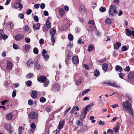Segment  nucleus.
Returning a JSON list of instances; mask_svg holds the SVG:
<instances>
[{"mask_svg": "<svg viewBox=\"0 0 134 134\" xmlns=\"http://www.w3.org/2000/svg\"><path fill=\"white\" fill-rule=\"evenodd\" d=\"M35 67L36 70H38L40 69L41 67L40 65L37 62H35Z\"/></svg>", "mask_w": 134, "mask_h": 134, "instance_id": "nucleus-18", "label": "nucleus"}, {"mask_svg": "<svg viewBox=\"0 0 134 134\" xmlns=\"http://www.w3.org/2000/svg\"><path fill=\"white\" fill-rule=\"evenodd\" d=\"M47 79L46 77L44 76H40L37 78V80L38 81H41L43 83L45 82Z\"/></svg>", "mask_w": 134, "mask_h": 134, "instance_id": "nucleus-8", "label": "nucleus"}, {"mask_svg": "<svg viewBox=\"0 0 134 134\" xmlns=\"http://www.w3.org/2000/svg\"><path fill=\"white\" fill-rule=\"evenodd\" d=\"M121 46V43L119 42H116L115 44L114 45V47L115 49H118Z\"/></svg>", "mask_w": 134, "mask_h": 134, "instance_id": "nucleus-12", "label": "nucleus"}, {"mask_svg": "<svg viewBox=\"0 0 134 134\" xmlns=\"http://www.w3.org/2000/svg\"><path fill=\"white\" fill-rule=\"evenodd\" d=\"M83 123L82 122L80 121L79 120H78L76 121V125L77 126H82L83 125Z\"/></svg>", "mask_w": 134, "mask_h": 134, "instance_id": "nucleus-36", "label": "nucleus"}, {"mask_svg": "<svg viewBox=\"0 0 134 134\" xmlns=\"http://www.w3.org/2000/svg\"><path fill=\"white\" fill-rule=\"evenodd\" d=\"M90 90L89 89H88L87 90H85L82 93V96L84 95L86 93H88L90 91Z\"/></svg>", "mask_w": 134, "mask_h": 134, "instance_id": "nucleus-38", "label": "nucleus"}, {"mask_svg": "<svg viewBox=\"0 0 134 134\" xmlns=\"http://www.w3.org/2000/svg\"><path fill=\"white\" fill-rule=\"evenodd\" d=\"M12 67V64L11 62L9 61L7 62V69H10Z\"/></svg>", "mask_w": 134, "mask_h": 134, "instance_id": "nucleus-24", "label": "nucleus"}, {"mask_svg": "<svg viewBox=\"0 0 134 134\" xmlns=\"http://www.w3.org/2000/svg\"><path fill=\"white\" fill-rule=\"evenodd\" d=\"M126 96L127 98H128L129 100L130 101H132V99L131 97L129 95H126Z\"/></svg>", "mask_w": 134, "mask_h": 134, "instance_id": "nucleus-59", "label": "nucleus"}, {"mask_svg": "<svg viewBox=\"0 0 134 134\" xmlns=\"http://www.w3.org/2000/svg\"><path fill=\"white\" fill-rule=\"evenodd\" d=\"M34 76V74H33L30 73L28 74L27 75H26V77L27 78H31L33 76Z\"/></svg>", "mask_w": 134, "mask_h": 134, "instance_id": "nucleus-32", "label": "nucleus"}, {"mask_svg": "<svg viewBox=\"0 0 134 134\" xmlns=\"http://www.w3.org/2000/svg\"><path fill=\"white\" fill-rule=\"evenodd\" d=\"M126 34L128 36H130L131 35V32L129 29H126Z\"/></svg>", "mask_w": 134, "mask_h": 134, "instance_id": "nucleus-30", "label": "nucleus"}, {"mask_svg": "<svg viewBox=\"0 0 134 134\" xmlns=\"http://www.w3.org/2000/svg\"><path fill=\"white\" fill-rule=\"evenodd\" d=\"M24 129V128L22 126H20L19 128V134H21V133L22 132V130Z\"/></svg>", "mask_w": 134, "mask_h": 134, "instance_id": "nucleus-41", "label": "nucleus"}, {"mask_svg": "<svg viewBox=\"0 0 134 134\" xmlns=\"http://www.w3.org/2000/svg\"><path fill=\"white\" fill-rule=\"evenodd\" d=\"M40 100L41 102L44 103L46 101V99L44 97H42L40 98Z\"/></svg>", "mask_w": 134, "mask_h": 134, "instance_id": "nucleus-40", "label": "nucleus"}, {"mask_svg": "<svg viewBox=\"0 0 134 134\" xmlns=\"http://www.w3.org/2000/svg\"><path fill=\"white\" fill-rule=\"evenodd\" d=\"M2 38H3L4 40L7 39L8 37L7 36L3 34L2 35Z\"/></svg>", "mask_w": 134, "mask_h": 134, "instance_id": "nucleus-64", "label": "nucleus"}, {"mask_svg": "<svg viewBox=\"0 0 134 134\" xmlns=\"http://www.w3.org/2000/svg\"><path fill=\"white\" fill-rule=\"evenodd\" d=\"M36 127V125L34 123H32L30 125V127H31V128L32 129H34Z\"/></svg>", "mask_w": 134, "mask_h": 134, "instance_id": "nucleus-44", "label": "nucleus"}, {"mask_svg": "<svg viewBox=\"0 0 134 134\" xmlns=\"http://www.w3.org/2000/svg\"><path fill=\"white\" fill-rule=\"evenodd\" d=\"M83 111L81 112L80 116V119L82 121L84 118L86 117L87 114V111L84 108L83 109Z\"/></svg>", "mask_w": 134, "mask_h": 134, "instance_id": "nucleus-5", "label": "nucleus"}, {"mask_svg": "<svg viewBox=\"0 0 134 134\" xmlns=\"http://www.w3.org/2000/svg\"><path fill=\"white\" fill-rule=\"evenodd\" d=\"M28 103L30 105H32L34 104L32 100L29 99L28 100Z\"/></svg>", "mask_w": 134, "mask_h": 134, "instance_id": "nucleus-46", "label": "nucleus"}, {"mask_svg": "<svg viewBox=\"0 0 134 134\" xmlns=\"http://www.w3.org/2000/svg\"><path fill=\"white\" fill-rule=\"evenodd\" d=\"M29 116L31 119H36L37 117V114L34 112H30V113Z\"/></svg>", "mask_w": 134, "mask_h": 134, "instance_id": "nucleus-9", "label": "nucleus"}, {"mask_svg": "<svg viewBox=\"0 0 134 134\" xmlns=\"http://www.w3.org/2000/svg\"><path fill=\"white\" fill-rule=\"evenodd\" d=\"M31 96L33 98L36 99L37 97V92L36 91H33L31 94Z\"/></svg>", "mask_w": 134, "mask_h": 134, "instance_id": "nucleus-13", "label": "nucleus"}, {"mask_svg": "<svg viewBox=\"0 0 134 134\" xmlns=\"http://www.w3.org/2000/svg\"><path fill=\"white\" fill-rule=\"evenodd\" d=\"M50 33L52 36H54L55 35L56 31L53 28H52L50 30Z\"/></svg>", "mask_w": 134, "mask_h": 134, "instance_id": "nucleus-19", "label": "nucleus"}, {"mask_svg": "<svg viewBox=\"0 0 134 134\" xmlns=\"http://www.w3.org/2000/svg\"><path fill=\"white\" fill-rule=\"evenodd\" d=\"M40 27V24L38 23L36 24H34L33 25V27L34 30H37L39 29Z\"/></svg>", "mask_w": 134, "mask_h": 134, "instance_id": "nucleus-17", "label": "nucleus"}, {"mask_svg": "<svg viewBox=\"0 0 134 134\" xmlns=\"http://www.w3.org/2000/svg\"><path fill=\"white\" fill-rule=\"evenodd\" d=\"M122 106L123 109H124L125 111H127L131 116L133 117V110L132 106L130 103L128 101L124 102Z\"/></svg>", "mask_w": 134, "mask_h": 134, "instance_id": "nucleus-1", "label": "nucleus"}, {"mask_svg": "<svg viewBox=\"0 0 134 134\" xmlns=\"http://www.w3.org/2000/svg\"><path fill=\"white\" fill-rule=\"evenodd\" d=\"M111 86L115 87H118L121 88L120 86V85H118L116 83L114 82H111Z\"/></svg>", "mask_w": 134, "mask_h": 134, "instance_id": "nucleus-20", "label": "nucleus"}, {"mask_svg": "<svg viewBox=\"0 0 134 134\" xmlns=\"http://www.w3.org/2000/svg\"><path fill=\"white\" fill-rule=\"evenodd\" d=\"M73 62L74 64H77L78 63L79 60L78 58L76 56H74L72 58Z\"/></svg>", "mask_w": 134, "mask_h": 134, "instance_id": "nucleus-14", "label": "nucleus"}, {"mask_svg": "<svg viewBox=\"0 0 134 134\" xmlns=\"http://www.w3.org/2000/svg\"><path fill=\"white\" fill-rule=\"evenodd\" d=\"M16 90H14L12 93V96L13 97H14L16 96Z\"/></svg>", "mask_w": 134, "mask_h": 134, "instance_id": "nucleus-47", "label": "nucleus"}, {"mask_svg": "<svg viewBox=\"0 0 134 134\" xmlns=\"http://www.w3.org/2000/svg\"><path fill=\"white\" fill-rule=\"evenodd\" d=\"M42 52L43 56H45V55L47 53V51L45 49L43 50Z\"/></svg>", "mask_w": 134, "mask_h": 134, "instance_id": "nucleus-53", "label": "nucleus"}, {"mask_svg": "<svg viewBox=\"0 0 134 134\" xmlns=\"http://www.w3.org/2000/svg\"><path fill=\"white\" fill-rule=\"evenodd\" d=\"M44 57V59L46 60L49 58V57L48 55H45V56H43Z\"/></svg>", "mask_w": 134, "mask_h": 134, "instance_id": "nucleus-61", "label": "nucleus"}, {"mask_svg": "<svg viewBox=\"0 0 134 134\" xmlns=\"http://www.w3.org/2000/svg\"><path fill=\"white\" fill-rule=\"evenodd\" d=\"M80 80H79L76 82V85H79L81 83V80L82 79V78H80Z\"/></svg>", "mask_w": 134, "mask_h": 134, "instance_id": "nucleus-51", "label": "nucleus"}, {"mask_svg": "<svg viewBox=\"0 0 134 134\" xmlns=\"http://www.w3.org/2000/svg\"><path fill=\"white\" fill-rule=\"evenodd\" d=\"M40 7L41 9H43L45 7V4L44 3H42L40 5Z\"/></svg>", "mask_w": 134, "mask_h": 134, "instance_id": "nucleus-60", "label": "nucleus"}, {"mask_svg": "<svg viewBox=\"0 0 134 134\" xmlns=\"http://www.w3.org/2000/svg\"><path fill=\"white\" fill-rule=\"evenodd\" d=\"M79 10L80 12L82 13H84L85 11V6L83 5H81L79 7Z\"/></svg>", "mask_w": 134, "mask_h": 134, "instance_id": "nucleus-16", "label": "nucleus"}, {"mask_svg": "<svg viewBox=\"0 0 134 134\" xmlns=\"http://www.w3.org/2000/svg\"><path fill=\"white\" fill-rule=\"evenodd\" d=\"M68 39L70 41H72L73 40V36L71 34H69L68 36Z\"/></svg>", "mask_w": 134, "mask_h": 134, "instance_id": "nucleus-35", "label": "nucleus"}, {"mask_svg": "<svg viewBox=\"0 0 134 134\" xmlns=\"http://www.w3.org/2000/svg\"><path fill=\"white\" fill-rule=\"evenodd\" d=\"M111 19L109 18H107L105 21V23L106 24L110 25L111 24Z\"/></svg>", "mask_w": 134, "mask_h": 134, "instance_id": "nucleus-22", "label": "nucleus"}, {"mask_svg": "<svg viewBox=\"0 0 134 134\" xmlns=\"http://www.w3.org/2000/svg\"><path fill=\"white\" fill-rule=\"evenodd\" d=\"M34 53L37 54L38 53V50L37 48H35L34 49Z\"/></svg>", "mask_w": 134, "mask_h": 134, "instance_id": "nucleus-45", "label": "nucleus"}, {"mask_svg": "<svg viewBox=\"0 0 134 134\" xmlns=\"http://www.w3.org/2000/svg\"><path fill=\"white\" fill-rule=\"evenodd\" d=\"M33 63V61L31 59H29L26 63L27 66L29 67L32 66Z\"/></svg>", "mask_w": 134, "mask_h": 134, "instance_id": "nucleus-15", "label": "nucleus"}, {"mask_svg": "<svg viewBox=\"0 0 134 134\" xmlns=\"http://www.w3.org/2000/svg\"><path fill=\"white\" fill-rule=\"evenodd\" d=\"M59 12L60 15L61 16H63L64 14V10L62 8H60L59 9Z\"/></svg>", "mask_w": 134, "mask_h": 134, "instance_id": "nucleus-27", "label": "nucleus"}, {"mask_svg": "<svg viewBox=\"0 0 134 134\" xmlns=\"http://www.w3.org/2000/svg\"><path fill=\"white\" fill-rule=\"evenodd\" d=\"M128 76V78L130 81H134V73L133 72L129 73Z\"/></svg>", "mask_w": 134, "mask_h": 134, "instance_id": "nucleus-6", "label": "nucleus"}, {"mask_svg": "<svg viewBox=\"0 0 134 134\" xmlns=\"http://www.w3.org/2000/svg\"><path fill=\"white\" fill-rule=\"evenodd\" d=\"M93 105V103H90L88 105L85 107L84 108L85 109L86 111L88 110V108H90V107H92Z\"/></svg>", "mask_w": 134, "mask_h": 134, "instance_id": "nucleus-25", "label": "nucleus"}, {"mask_svg": "<svg viewBox=\"0 0 134 134\" xmlns=\"http://www.w3.org/2000/svg\"><path fill=\"white\" fill-rule=\"evenodd\" d=\"M109 15L110 16H113L115 15L117 13L115 7L111 5L109 11Z\"/></svg>", "mask_w": 134, "mask_h": 134, "instance_id": "nucleus-2", "label": "nucleus"}, {"mask_svg": "<svg viewBox=\"0 0 134 134\" xmlns=\"http://www.w3.org/2000/svg\"><path fill=\"white\" fill-rule=\"evenodd\" d=\"M20 1L19 0H17L16 2L14 3V6L15 8H19L21 9L23 8L22 5L20 4Z\"/></svg>", "mask_w": 134, "mask_h": 134, "instance_id": "nucleus-4", "label": "nucleus"}, {"mask_svg": "<svg viewBox=\"0 0 134 134\" xmlns=\"http://www.w3.org/2000/svg\"><path fill=\"white\" fill-rule=\"evenodd\" d=\"M49 84V81H46L43 84V86L45 87H47Z\"/></svg>", "mask_w": 134, "mask_h": 134, "instance_id": "nucleus-55", "label": "nucleus"}, {"mask_svg": "<svg viewBox=\"0 0 134 134\" xmlns=\"http://www.w3.org/2000/svg\"><path fill=\"white\" fill-rule=\"evenodd\" d=\"M71 109L70 107H69L67 109H66L64 112V115H66L67 113Z\"/></svg>", "mask_w": 134, "mask_h": 134, "instance_id": "nucleus-52", "label": "nucleus"}, {"mask_svg": "<svg viewBox=\"0 0 134 134\" xmlns=\"http://www.w3.org/2000/svg\"><path fill=\"white\" fill-rule=\"evenodd\" d=\"M59 85L58 83H56L53 87L52 90L54 92L58 91L59 90Z\"/></svg>", "mask_w": 134, "mask_h": 134, "instance_id": "nucleus-7", "label": "nucleus"}, {"mask_svg": "<svg viewBox=\"0 0 134 134\" xmlns=\"http://www.w3.org/2000/svg\"><path fill=\"white\" fill-rule=\"evenodd\" d=\"M128 49L127 48L126 46L124 45L122 47L121 49L122 51H125L128 50Z\"/></svg>", "mask_w": 134, "mask_h": 134, "instance_id": "nucleus-39", "label": "nucleus"}, {"mask_svg": "<svg viewBox=\"0 0 134 134\" xmlns=\"http://www.w3.org/2000/svg\"><path fill=\"white\" fill-rule=\"evenodd\" d=\"M105 10H106L105 8L104 7H100L99 8V10L100 11H101L102 12H105Z\"/></svg>", "mask_w": 134, "mask_h": 134, "instance_id": "nucleus-42", "label": "nucleus"}, {"mask_svg": "<svg viewBox=\"0 0 134 134\" xmlns=\"http://www.w3.org/2000/svg\"><path fill=\"white\" fill-rule=\"evenodd\" d=\"M64 122V120L60 121L59 125L58 126V128L59 130V131H60L61 129L62 128Z\"/></svg>", "mask_w": 134, "mask_h": 134, "instance_id": "nucleus-10", "label": "nucleus"}, {"mask_svg": "<svg viewBox=\"0 0 134 134\" xmlns=\"http://www.w3.org/2000/svg\"><path fill=\"white\" fill-rule=\"evenodd\" d=\"M6 117L8 120H10L12 118V115L11 114H8L6 116Z\"/></svg>", "mask_w": 134, "mask_h": 134, "instance_id": "nucleus-31", "label": "nucleus"}, {"mask_svg": "<svg viewBox=\"0 0 134 134\" xmlns=\"http://www.w3.org/2000/svg\"><path fill=\"white\" fill-rule=\"evenodd\" d=\"M110 133L111 134H113L114 132L113 131L110 129H109L107 130V133Z\"/></svg>", "mask_w": 134, "mask_h": 134, "instance_id": "nucleus-54", "label": "nucleus"}, {"mask_svg": "<svg viewBox=\"0 0 134 134\" xmlns=\"http://www.w3.org/2000/svg\"><path fill=\"white\" fill-rule=\"evenodd\" d=\"M51 26V22L49 21H47L46 24L43 26V30L44 32L47 31Z\"/></svg>", "mask_w": 134, "mask_h": 134, "instance_id": "nucleus-3", "label": "nucleus"}, {"mask_svg": "<svg viewBox=\"0 0 134 134\" xmlns=\"http://www.w3.org/2000/svg\"><path fill=\"white\" fill-rule=\"evenodd\" d=\"M8 100H4L3 101H2L1 102V103L2 105H4L7 102H8Z\"/></svg>", "mask_w": 134, "mask_h": 134, "instance_id": "nucleus-56", "label": "nucleus"}, {"mask_svg": "<svg viewBox=\"0 0 134 134\" xmlns=\"http://www.w3.org/2000/svg\"><path fill=\"white\" fill-rule=\"evenodd\" d=\"M119 77L122 79H123L122 77L124 76L125 75L124 74V73L122 72H120L119 73Z\"/></svg>", "mask_w": 134, "mask_h": 134, "instance_id": "nucleus-48", "label": "nucleus"}, {"mask_svg": "<svg viewBox=\"0 0 134 134\" xmlns=\"http://www.w3.org/2000/svg\"><path fill=\"white\" fill-rule=\"evenodd\" d=\"M24 30L25 31H27L29 30L28 26L26 25H25L23 28Z\"/></svg>", "mask_w": 134, "mask_h": 134, "instance_id": "nucleus-43", "label": "nucleus"}, {"mask_svg": "<svg viewBox=\"0 0 134 134\" xmlns=\"http://www.w3.org/2000/svg\"><path fill=\"white\" fill-rule=\"evenodd\" d=\"M24 37V35L22 34H19L16 35L15 37L16 40L19 41L23 38Z\"/></svg>", "mask_w": 134, "mask_h": 134, "instance_id": "nucleus-11", "label": "nucleus"}, {"mask_svg": "<svg viewBox=\"0 0 134 134\" xmlns=\"http://www.w3.org/2000/svg\"><path fill=\"white\" fill-rule=\"evenodd\" d=\"M13 47L14 49H16L18 48V45L14 43L13 45Z\"/></svg>", "mask_w": 134, "mask_h": 134, "instance_id": "nucleus-63", "label": "nucleus"}, {"mask_svg": "<svg viewBox=\"0 0 134 134\" xmlns=\"http://www.w3.org/2000/svg\"><path fill=\"white\" fill-rule=\"evenodd\" d=\"M99 124L100 125H101L102 126L104 125L105 123L104 121H102V120L99 121L98 122Z\"/></svg>", "mask_w": 134, "mask_h": 134, "instance_id": "nucleus-50", "label": "nucleus"}, {"mask_svg": "<svg viewBox=\"0 0 134 134\" xmlns=\"http://www.w3.org/2000/svg\"><path fill=\"white\" fill-rule=\"evenodd\" d=\"M115 70H116L119 72L122 71V69L121 67L119 65H116L115 67Z\"/></svg>", "mask_w": 134, "mask_h": 134, "instance_id": "nucleus-23", "label": "nucleus"}, {"mask_svg": "<svg viewBox=\"0 0 134 134\" xmlns=\"http://www.w3.org/2000/svg\"><path fill=\"white\" fill-rule=\"evenodd\" d=\"M94 75L96 76H98L99 74V71L97 69H96L94 71Z\"/></svg>", "mask_w": 134, "mask_h": 134, "instance_id": "nucleus-34", "label": "nucleus"}, {"mask_svg": "<svg viewBox=\"0 0 134 134\" xmlns=\"http://www.w3.org/2000/svg\"><path fill=\"white\" fill-rule=\"evenodd\" d=\"M103 69V70L105 71L107 70L108 69V65L106 63H104L102 65Z\"/></svg>", "mask_w": 134, "mask_h": 134, "instance_id": "nucleus-21", "label": "nucleus"}, {"mask_svg": "<svg viewBox=\"0 0 134 134\" xmlns=\"http://www.w3.org/2000/svg\"><path fill=\"white\" fill-rule=\"evenodd\" d=\"M55 38H54L53 36H52L51 37V40L52 42L54 43L55 42Z\"/></svg>", "mask_w": 134, "mask_h": 134, "instance_id": "nucleus-57", "label": "nucleus"}, {"mask_svg": "<svg viewBox=\"0 0 134 134\" xmlns=\"http://www.w3.org/2000/svg\"><path fill=\"white\" fill-rule=\"evenodd\" d=\"M87 129V127L86 125H84L80 129L79 131L80 132L83 131H86Z\"/></svg>", "mask_w": 134, "mask_h": 134, "instance_id": "nucleus-29", "label": "nucleus"}, {"mask_svg": "<svg viewBox=\"0 0 134 134\" xmlns=\"http://www.w3.org/2000/svg\"><path fill=\"white\" fill-rule=\"evenodd\" d=\"M32 83V82L30 80L27 81L26 83V85L29 87H30L31 86V84Z\"/></svg>", "mask_w": 134, "mask_h": 134, "instance_id": "nucleus-33", "label": "nucleus"}, {"mask_svg": "<svg viewBox=\"0 0 134 134\" xmlns=\"http://www.w3.org/2000/svg\"><path fill=\"white\" fill-rule=\"evenodd\" d=\"M73 119L72 118H70V120L69 121V123L70 124V125H72L73 123Z\"/></svg>", "mask_w": 134, "mask_h": 134, "instance_id": "nucleus-58", "label": "nucleus"}, {"mask_svg": "<svg viewBox=\"0 0 134 134\" xmlns=\"http://www.w3.org/2000/svg\"><path fill=\"white\" fill-rule=\"evenodd\" d=\"M94 47L93 45L91 44L89 45L88 47V51L89 52H91L93 49Z\"/></svg>", "mask_w": 134, "mask_h": 134, "instance_id": "nucleus-28", "label": "nucleus"}, {"mask_svg": "<svg viewBox=\"0 0 134 134\" xmlns=\"http://www.w3.org/2000/svg\"><path fill=\"white\" fill-rule=\"evenodd\" d=\"M34 20L36 22L38 21V17L36 15H34Z\"/></svg>", "mask_w": 134, "mask_h": 134, "instance_id": "nucleus-49", "label": "nucleus"}, {"mask_svg": "<svg viewBox=\"0 0 134 134\" xmlns=\"http://www.w3.org/2000/svg\"><path fill=\"white\" fill-rule=\"evenodd\" d=\"M119 122H118L116 127L114 128V131L116 133L119 130Z\"/></svg>", "mask_w": 134, "mask_h": 134, "instance_id": "nucleus-26", "label": "nucleus"}, {"mask_svg": "<svg viewBox=\"0 0 134 134\" xmlns=\"http://www.w3.org/2000/svg\"><path fill=\"white\" fill-rule=\"evenodd\" d=\"M130 67L128 66L124 69V70L126 71H130Z\"/></svg>", "mask_w": 134, "mask_h": 134, "instance_id": "nucleus-62", "label": "nucleus"}, {"mask_svg": "<svg viewBox=\"0 0 134 134\" xmlns=\"http://www.w3.org/2000/svg\"><path fill=\"white\" fill-rule=\"evenodd\" d=\"M7 25L8 26H9L11 27H13V24L12 23V22H8L7 23Z\"/></svg>", "mask_w": 134, "mask_h": 134, "instance_id": "nucleus-37", "label": "nucleus"}]
</instances>
